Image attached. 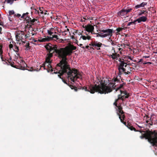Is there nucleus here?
Wrapping results in <instances>:
<instances>
[{
  "instance_id": "nucleus-1",
  "label": "nucleus",
  "mask_w": 157,
  "mask_h": 157,
  "mask_svg": "<svg viewBox=\"0 0 157 157\" xmlns=\"http://www.w3.org/2000/svg\"><path fill=\"white\" fill-rule=\"evenodd\" d=\"M56 53L59 59H62L56 67V70H59V73L61 75L67 74L68 79H70L71 81L73 82L77 79H80L81 75L78 72L77 70L75 68L71 69L67 61V56L70 55L66 47L59 48L56 50Z\"/></svg>"
},
{
  "instance_id": "nucleus-2",
  "label": "nucleus",
  "mask_w": 157,
  "mask_h": 157,
  "mask_svg": "<svg viewBox=\"0 0 157 157\" xmlns=\"http://www.w3.org/2000/svg\"><path fill=\"white\" fill-rule=\"evenodd\" d=\"M116 82L121 83L120 79H118L117 77L113 78L111 82H110V81L107 78H103L100 82V84L97 85L95 84L94 85H91L86 86H84L82 89L89 92L91 94L98 92L101 94H106L112 92L113 90H115V92L120 90L125 84V83L123 82V84H120L119 86L116 87L118 84L116 85Z\"/></svg>"
},
{
  "instance_id": "nucleus-3",
  "label": "nucleus",
  "mask_w": 157,
  "mask_h": 157,
  "mask_svg": "<svg viewBox=\"0 0 157 157\" xmlns=\"http://www.w3.org/2000/svg\"><path fill=\"white\" fill-rule=\"evenodd\" d=\"M127 127L132 131L140 132L142 133L141 135L140 136L141 139L145 138L146 139H147L148 141L152 144L153 146H157V130L151 131L148 130L143 131L137 130L135 128L129 124H127Z\"/></svg>"
},
{
  "instance_id": "nucleus-4",
  "label": "nucleus",
  "mask_w": 157,
  "mask_h": 157,
  "mask_svg": "<svg viewBox=\"0 0 157 157\" xmlns=\"http://www.w3.org/2000/svg\"><path fill=\"white\" fill-rule=\"evenodd\" d=\"M54 51L52 52H49V53L47 54V56L46 58L45 61L44 63H43L42 65H40L39 68L36 69V70L39 71L42 67H43L44 70H46L47 71L49 72L50 71L52 72L53 71V68L51 65L52 62V61L50 60V58L53 56V54Z\"/></svg>"
},
{
  "instance_id": "nucleus-5",
  "label": "nucleus",
  "mask_w": 157,
  "mask_h": 157,
  "mask_svg": "<svg viewBox=\"0 0 157 157\" xmlns=\"http://www.w3.org/2000/svg\"><path fill=\"white\" fill-rule=\"evenodd\" d=\"M83 27L84 28H85V30L88 32V33H85L86 36L82 35V34L81 36L80 37V38L79 39L80 40L81 38L83 40H90L91 39V37L88 35V34H89L90 32L92 31H94V28L93 26L88 24L87 25H85V26H83Z\"/></svg>"
},
{
  "instance_id": "nucleus-6",
  "label": "nucleus",
  "mask_w": 157,
  "mask_h": 157,
  "mask_svg": "<svg viewBox=\"0 0 157 157\" xmlns=\"http://www.w3.org/2000/svg\"><path fill=\"white\" fill-rule=\"evenodd\" d=\"M20 63H21V64H19V65L17 66L18 67L17 68L22 70L26 69L29 71H35V69L33 67H29L27 66V64L24 61L21 60V62Z\"/></svg>"
},
{
  "instance_id": "nucleus-7",
  "label": "nucleus",
  "mask_w": 157,
  "mask_h": 157,
  "mask_svg": "<svg viewBox=\"0 0 157 157\" xmlns=\"http://www.w3.org/2000/svg\"><path fill=\"white\" fill-rule=\"evenodd\" d=\"M99 31L101 32H103L105 34H103L104 37L109 36L110 37L113 35V29H108L105 30H99Z\"/></svg>"
},
{
  "instance_id": "nucleus-8",
  "label": "nucleus",
  "mask_w": 157,
  "mask_h": 157,
  "mask_svg": "<svg viewBox=\"0 0 157 157\" xmlns=\"http://www.w3.org/2000/svg\"><path fill=\"white\" fill-rule=\"evenodd\" d=\"M111 51L112 54L108 55L111 58L113 59H118V58L120 56V55L115 52V48L114 47H112Z\"/></svg>"
},
{
  "instance_id": "nucleus-9",
  "label": "nucleus",
  "mask_w": 157,
  "mask_h": 157,
  "mask_svg": "<svg viewBox=\"0 0 157 157\" xmlns=\"http://www.w3.org/2000/svg\"><path fill=\"white\" fill-rule=\"evenodd\" d=\"M69 55H71L72 51L77 49V47L73 45L70 44L69 46H66Z\"/></svg>"
},
{
  "instance_id": "nucleus-10",
  "label": "nucleus",
  "mask_w": 157,
  "mask_h": 157,
  "mask_svg": "<svg viewBox=\"0 0 157 157\" xmlns=\"http://www.w3.org/2000/svg\"><path fill=\"white\" fill-rule=\"evenodd\" d=\"M102 45V44L101 43L98 41H91L89 44V46H92L93 48H94V47H101Z\"/></svg>"
},
{
  "instance_id": "nucleus-11",
  "label": "nucleus",
  "mask_w": 157,
  "mask_h": 157,
  "mask_svg": "<svg viewBox=\"0 0 157 157\" xmlns=\"http://www.w3.org/2000/svg\"><path fill=\"white\" fill-rule=\"evenodd\" d=\"M25 35L24 33L21 31L20 33L17 34L16 36V38L18 39L19 41H22V40L23 39V36Z\"/></svg>"
},
{
  "instance_id": "nucleus-12",
  "label": "nucleus",
  "mask_w": 157,
  "mask_h": 157,
  "mask_svg": "<svg viewBox=\"0 0 157 157\" xmlns=\"http://www.w3.org/2000/svg\"><path fill=\"white\" fill-rule=\"evenodd\" d=\"M126 14L125 10L122 9L117 13V16L122 17L125 16Z\"/></svg>"
},
{
  "instance_id": "nucleus-13",
  "label": "nucleus",
  "mask_w": 157,
  "mask_h": 157,
  "mask_svg": "<svg viewBox=\"0 0 157 157\" xmlns=\"http://www.w3.org/2000/svg\"><path fill=\"white\" fill-rule=\"evenodd\" d=\"M57 46L56 45H53L52 46L50 47V48L49 49H47L49 52H52L54 51V52H55L56 53V50H57Z\"/></svg>"
},
{
  "instance_id": "nucleus-14",
  "label": "nucleus",
  "mask_w": 157,
  "mask_h": 157,
  "mask_svg": "<svg viewBox=\"0 0 157 157\" xmlns=\"http://www.w3.org/2000/svg\"><path fill=\"white\" fill-rule=\"evenodd\" d=\"M118 115L119 116V118L120 119L121 122L123 123L124 125L127 126L126 123L124 121L125 118V116L124 115H123L122 116H121L119 113H118Z\"/></svg>"
},
{
  "instance_id": "nucleus-15",
  "label": "nucleus",
  "mask_w": 157,
  "mask_h": 157,
  "mask_svg": "<svg viewBox=\"0 0 157 157\" xmlns=\"http://www.w3.org/2000/svg\"><path fill=\"white\" fill-rule=\"evenodd\" d=\"M117 107L118 108V110L119 112L118 113H119L121 116H122L123 115H124L125 113L122 110L123 108L121 106V105L120 104V105H118Z\"/></svg>"
},
{
  "instance_id": "nucleus-16",
  "label": "nucleus",
  "mask_w": 157,
  "mask_h": 157,
  "mask_svg": "<svg viewBox=\"0 0 157 157\" xmlns=\"http://www.w3.org/2000/svg\"><path fill=\"white\" fill-rule=\"evenodd\" d=\"M137 20L138 23H140L141 22H145L147 20V18L146 16H142L137 18Z\"/></svg>"
},
{
  "instance_id": "nucleus-17",
  "label": "nucleus",
  "mask_w": 157,
  "mask_h": 157,
  "mask_svg": "<svg viewBox=\"0 0 157 157\" xmlns=\"http://www.w3.org/2000/svg\"><path fill=\"white\" fill-rule=\"evenodd\" d=\"M147 2H143L141 3L140 4H138L136 5L135 6L134 8L135 9H137L140 7H144V6L147 5Z\"/></svg>"
},
{
  "instance_id": "nucleus-18",
  "label": "nucleus",
  "mask_w": 157,
  "mask_h": 157,
  "mask_svg": "<svg viewBox=\"0 0 157 157\" xmlns=\"http://www.w3.org/2000/svg\"><path fill=\"white\" fill-rule=\"evenodd\" d=\"M118 69L119 71L118 75L120 77L121 75L123 74V72L126 71V69L124 68V67H121V68H118Z\"/></svg>"
},
{
  "instance_id": "nucleus-19",
  "label": "nucleus",
  "mask_w": 157,
  "mask_h": 157,
  "mask_svg": "<svg viewBox=\"0 0 157 157\" xmlns=\"http://www.w3.org/2000/svg\"><path fill=\"white\" fill-rule=\"evenodd\" d=\"M4 60H5V61H4V62H5V63L7 64L8 65H10L12 67H16V66L14 65V62H11L10 61L8 60H7L6 59H4Z\"/></svg>"
},
{
  "instance_id": "nucleus-20",
  "label": "nucleus",
  "mask_w": 157,
  "mask_h": 157,
  "mask_svg": "<svg viewBox=\"0 0 157 157\" xmlns=\"http://www.w3.org/2000/svg\"><path fill=\"white\" fill-rule=\"evenodd\" d=\"M57 70V71H58V72H57V71L56 72H54V73H55V74H56L57 73H59V74H60L59 75H58V76L59 78H60L62 79V81L63 82L67 84V82H66V81L64 80V79L63 78H62L61 77V76H62L63 75V74L62 75H61V74L59 73V70Z\"/></svg>"
},
{
  "instance_id": "nucleus-21",
  "label": "nucleus",
  "mask_w": 157,
  "mask_h": 157,
  "mask_svg": "<svg viewBox=\"0 0 157 157\" xmlns=\"http://www.w3.org/2000/svg\"><path fill=\"white\" fill-rule=\"evenodd\" d=\"M3 53V51L2 50V46L0 45V56H1V58L2 61H5L4 60V59L2 57V54Z\"/></svg>"
},
{
  "instance_id": "nucleus-22",
  "label": "nucleus",
  "mask_w": 157,
  "mask_h": 157,
  "mask_svg": "<svg viewBox=\"0 0 157 157\" xmlns=\"http://www.w3.org/2000/svg\"><path fill=\"white\" fill-rule=\"evenodd\" d=\"M119 61L120 62V63L118 68H121H121L123 67L125 63L124 61H121V59L119 60Z\"/></svg>"
},
{
  "instance_id": "nucleus-23",
  "label": "nucleus",
  "mask_w": 157,
  "mask_h": 157,
  "mask_svg": "<svg viewBox=\"0 0 157 157\" xmlns=\"http://www.w3.org/2000/svg\"><path fill=\"white\" fill-rule=\"evenodd\" d=\"M129 22L127 26H128L129 27H130L131 28H129L133 30L136 29V25H133L132 24H129Z\"/></svg>"
},
{
  "instance_id": "nucleus-24",
  "label": "nucleus",
  "mask_w": 157,
  "mask_h": 157,
  "mask_svg": "<svg viewBox=\"0 0 157 157\" xmlns=\"http://www.w3.org/2000/svg\"><path fill=\"white\" fill-rule=\"evenodd\" d=\"M148 13V12L146 10H142L141 11V12L139 13L138 14L139 16H141L143 14H146V15H147V14Z\"/></svg>"
},
{
  "instance_id": "nucleus-25",
  "label": "nucleus",
  "mask_w": 157,
  "mask_h": 157,
  "mask_svg": "<svg viewBox=\"0 0 157 157\" xmlns=\"http://www.w3.org/2000/svg\"><path fill=\"white\" fill-rule=\"evenodd\" d=\"M6 2L7 3L10 4V5L13 4L14 2V0H5V2Z\"/></svg>"
},
{
  "instance_id": "nucleus-26",
  "label": "nucleus",
  "mask_w": 157,
  "mask_h": 157,
  "mask_svg": "<svg viewBox=\"0 0 157 157\" xmlns=\"http://www.w3.org/2000/svg\"><path fill=\"white\" fill-rule=\"evenodd\" d=\"M29 14V13L28 12L26 13H24L22 15L21 17V18H25V17H28V14Z\"/></svg>"
},
{
  "instance_id": "nucleus-27",
  "label": "nucleus",
  "mask_w": 157,
  "mask_h": 157,
  "mask_svg": "<svg viewBox=\"0 0 157 157\" xmlns=\"http://www.w3.org/2000/svg\"><path fill=\"white\" fill-rule=\"evenodd\" d=\"M52 46V44L50 43H49L45 46V47L46 49H49V48H50V47Z\"/></svg>"
},
{
  "instance_id": "nucleus-28",
  "label": "nucleus",
  "mask_w": 157,
  "mask_h": 157,
  "mask_svg": "<svg viewBox=\"0 0 157 157\" xmlns=\"http://www.w3.org/2000/svg\"><path fill=\"white\" fill-rule=\"evenodd\" d=\"M39 41L41 42H45L46 41H49V40L47 38H43L41 40H39Z\"/></svg>"
},
{
  "instance_id": "nucleus-29",
  "label": "nucleus",
  "mask_w": 157,
  "mask_h": 157,
  "mask_svg": "<svg viewBox=\"0 0 157 157\" xmlns=\"http://www.w3.org/2000/svg\"><path fill=\"white\" fill-rule=\"evenodd\" d=\"M85 48H86L88 49V50L90 51L91 49L93 50H94L95 48H94L93 47H91L89 45H87L85 47Z\"/></svg>"
},
{
  "instance_id": "nucleus-30",
  "label": "nucleus",
  "mask_w": 157,
  "mask_h": 157,
  "mask_svg": "<svg viewBox=\"0 0 157 157\" xmlns=\"http://www.w3.org/2000/svg\"><path fill=\"white\" fill-rule=\"evenodd\" d=\"M25 46L26 48V49L27 50L30 49L31 48L30 46H29V42L26 43V44Z\"/></svg>"
},
{
  "instance_id": "nucleus-31",
  "label": "nucleus",
  "mask_w": 157,
  "mask_h": 157,
  "mask_svg": "<svg viewBox=\"0 0 157 157\" xmlns=\"http://www.w3.org/2000/svg\"><path fill=\"white\" fill-rule=\"evenodd\" d=\"M15 44L14 45V46L15 47V48L14 50L16 52V53H18V52L19 50L18 47L16 45L15 43Z\"/></svg>"
},
{
  "instance_id": "nucleus-32",
  "label": "nucleus",
  "mask_w": 157,
  "mask_h": 157,
  "mask_svg": "<svg viewBox=\"0 0 157 157\" xmlns=\"http://www.w3.org/2000/svg\"><path fill=\"white\" fill-rule=\"evenodd\" d=\"M137 20L138 19H137L136 20H134L133 21L129 22V24H132L133 25H135L136 24V22H137Z\"/></svg>"
},
{
  "instance_id": "nucleus-33",
  "label": "nucleus",
  "mask_w": 157,
  "mask_h": 157,
  "mask_svg": "<svg viewBox=\"0 0 157 157\" xmlns=\"http://www.w3.org/2000/svg\"><path fill=\"white\" fill-rule=\"evenodd\" d=\"M102 33H96V34L97 35L96 37H98L100 36L101 37H104L103 34H101Z\"/></svg>"
},
{
  "instance_id": "nucleus-34",
  "label": "nucleus",
  "mask_w": 157,
  "mask_h": 157,
  "mask_svg": "<svg viewBox=\"0 0 157 157\" xmlns=\"http://www.w3.org/2000/svg\"><path fill=\"white\" fill-rule=\"evenodd\" d=\"M25 20L27 21V23H29V22H31V21L32 20V19L31 18H30L29 17H28L27 18L26 17H25Z\"/></svg>"
},
{
  "instance_id": "nucleus-35",
  "label": "nucleus",
  "mask_w": 157,
  "mask_h": 157,
  "mask_svg": "<svg viewBox=\"0 0 157 157\" xmlns=\"http://www.w3.org/2000/svg\"><path fill=\"white\" fill-rule=\"evenodd\" d=\"M50 38L51 40H52L53 38H55L56 39V40H58L59 39L58 38V36L57 35H53L52 36V37H50Z\"/></svg>"
},
{
  "instance_id": "nucleus-36",
  "label": "nucleus",
  "mask_w": 157,
  "mask_h": 157,
  "mask_svg": "<svg viewBox=\"0 0 157 157\" xmlns=\"http://www.w3.org/2000/svg\"><path fill=\"white\" fill-rule=\"evenodd\" d=\"M128 65H131L132 66L136 68L137 67V66L136 65V64L133 63H128Z\"/></svg>"
},
{
  "instance_id": "nucleus-37",
  "label": "nucleus",
  "mask_w": 157,
  "mask_h": 157,
  "mask_svg": "<svg viewBox=\"0 0 157 157\" xmlns=\"http://www.w3.org/2000/svg\"><path fill=\"white\" fill-rule=\"evenodd\" d=\"M120 91L121 92V95H122L123 94L125 95H126L127 94H128V93L126 91H122L121 90H120Z\"/></svg>"
},
{
  "instance_id": "nucleus-38",
  "label": "nucleus",
  "mask_w": 157,
  "mask_h": 157,
  "mask_svg": "<svg viewBox=\"0 0 157 157\" xmlns=\"http://www.w3.org/2000/svg\"><path fill=\"white\" fill-rule=\"evenodd\" d=\"M70 87L71 89H74L75 91H77L78 90V88L76 86H71Z\"/></svg>"
},
{
  "instance_id": "nucleus-39",
  "label": "nucleus",
  "mask_w": 157,
  "mask_h": 157,
  "mask_svg": "<svg viewBox=\"0 0 157 157\" xmlns=\"http://www.w3.org/2000/svg\"><path fill=\"white\" fill-rule=\"evenodd\" d=\"M116 30L117 31V33H119V32L122 31V28H118L116 29Z\"/></svg>"
},
{
  "instance_id": "nucleus-40",
  "label": "nucleus",
  "mask_w": 157,
  "mask_h": 157,
  "mask_svg": "<svg viewBox=\"0 0 157 157\" xmlns=\"http://www.w3.org/2000/svg\"><path fill=\"white\" fill-rule=\"evenodd\" d=\"M118 100H122V101H124V99H123V97H121V94H119L118 95Z\"/></svg>"
},
{
  "instance_id": "nucleus-41",
  "label": "nucleus",
  "mask_w": 157,
  "mask_h": 157,
  "mask_svg": "<svg viewBox=\"0 0 157 157\" xmlns=\"http://www.w3.org/2000/svg\"><path fill=\"white\" fill-rule=\"evenodd\" d=\"M132 10V9L130 8H128V9H126V10H125V11L126 14H127L128 13L131 11Z\"/></svg>"
},
{
  "instance_id": "nucleus-42",
  "label": "nucleus",
  "mask_w": 157,
  "mask_h": 157,
  "mask_svg": "<svg viewBox=\"0 0 157 157\" xmlns=\"http://www.w3.org/2000/svg\"><path fill=\"white\" fill-rule=\"evenodd\" d=\"M124 24L122 25V27H123V28H122V30L123 29L125 30V29H129V28H131L130 27H128V26H126V27H124Z\"/></svg>"
},
{
  "instance_id": "nucleus-43",
  "label": "nucleus",
  "mask_w": 157,
  "mask_h": 157,
  "mask_svg": "<svg viewBox=\"0 0 157 157\" xmlns=\"http://www.w3.org/2000/svg\"><path fill=\"white\" fill-rule=\"evenodd\" d=\"M111 44L113 46L116 45L117 44V42L111 40Z\"/></svg>"
},
{
  "instance_id": "nucleus-44",
  "label": "nucleus",
  "mask_w": 157,
  "mask_h": 157,
  "mask_svg": "<svg viewBox=\"0 0 157 157\" xmlns=\"http://www.w3.org/2000/svg\"><path fill=\"white\" fill-rule=\"evenodd\" d=\"M9 13L10 15H11L14 14V12L13 10H10Z\"/></svg>"
},
{
  "instance_id": "nucleus-45",
  "label": "nucleus",
  "mask_w": 157,
  "mask_h": 157,
  "mask_svg": "<svg viewBox=\"0 0 157 157\" xmlns=\"http://www.w3.org/2000/svg\"><path fill=\"white\" fill-rule=\"evenodd\" d=\"M44 9V7H42L41 8L39 7V10L40 11V13L41 14H43L44 12L43 11V10Z\"/></svg>"
},
{
  "instance_id": "nucleus-46",
  "label": "nucleus",
  "mask_w": 157,
  "mask_h": 157,
  "mask_svg": "<svg viewBox=\"0 0 157 157\" xmlns=\"http://www.w3.org/2000/svg\"><path fill=\"white\" fill-rule=\"evenodd\" d=\"M17 56L15 55V56L14 59V60L15 61L18 58V57L19 56V55L18 53H16Z\"/></svg>"
},
{
  "instance_id": "nucleus-47",
  "label": "nucleus",
  "mask_w": 157,
  "mask_h": 157,
  "mask_svg": "<svg viewBox=\"0 0 157 157\" xmlns=\"http://www.w3.org/2000/svg\"><path fill=\"white\" fill-rule=\"evenodd\" d=\"M14 17H18L19 18V17H21V15L20 14L18 13L17 15H16V14L14 15Z\"/></svg>"
},
{
  "instance_id": "nucleus-48",
  "label": "nucleus",
  "mask_w": 157,
  "mask_h": 157,
  "mask_svg": "<svg viewBox=\"0 0 157 157\" xmlns=\"http://www.w3.org/2000/svg\"><path fill=\"white\" fill-rule=\"evenodd\" d=\"M149 122V121L148 120L146 121V123H147L149 125H151L153 124V122L152 121H151L150 123H148V122Z\"/></svg>"
},
{
  "instance_id": "nucleus-49",
  "label": "nucleus",
  "mask_w": 157,
  "mask_h": 157,
  "mask_svg": "<svg viewBox=\"0 0 157 157\" xmlns=\"http://www.w3.org/2000/svg\"><path fill=\"white\" fill-rule=\"evenodd\" d=\"M48 34L50 35H52V34L53 33L51 31V30H48Z\"/></svg>"
},
{
  "instance_id": "nucleus-50",
  "label": "nucleus",
  "mask_w": 157,
  "mask_h": 157,
  "mask_svg": "<svg viewBox=\"0 0 157 157\" xmlns=\"http://www.w3.org/2000/svg\"><path fill=\"white\" fill-rule=\"evenodd\" d=\"M36 20L34 18L33 19H32V20H31L30 23L31 24H33V23H34V22H35V21Z\"/></svg>"
},
{
  "instance_id": "nucleus-51",
  "label": "nucleus",
  "mask_w": 157,
  "mask_h": 157,
  "mask_svg": "<svg viewBox=\"0 0 157 157\" xmlns=\"http://www.w3.org/2000/svg\"><path fill=\"white\" fill-rule=\"evenodd\" d=\"M152 63L151 62H147L144 63H143V64L144 65H145L146 64H151Z\"/></svg>"
},
{
  "instance_id": "nucleus-52",
  "label": "nucleus",
  "mask_w": 157,
  "mask_h": 157,
  "mask_svg": "<svg viewBox=\"0 0 157 157\" xmlns=\"http://www.w3.org/2000/svg\"><path fill=\"white\" fill-rule=\"evenodd\" d=\"M9 48L10 49H11L13 47V45L12 44H11V43L10 42V44L9 45Z\"/></svg>"
},
{
  "instance_id": "nucleus-53",
  "label": "nucleus",
  "mask_w": 157,
  "mask_h": 157,
  "mask_svg": "<svg viewBox=\"0 0 157 157\" xmlns=\"http://www.w3.org/2000/svg\"><path fill=\"white\" fill-rule=\"evenodd\" d=\"M79 46H80L83 49H85V48L84 46H83L82 44H80L79 45H78Z\"/></svg>"
},
{
  "instance_id": "nucleus-54",
  "label": "nucleus",
  "mask_w": 157,
  "mask_h": 157,
  "mask_svg": "<svg viewBox=\"0 0 157 157\" xmlns=\"http://www.w3.org/2000/svg\"><path fill=\"white\" fill-rule=\"evenodd\" d=\"M69 30L68 29H67L66 30H65L64 32H63V33H65V32H69L70 33V32H69Z\"/></svg>"
},
{
  "instance_id": "nucleus-55",
  "label": "nucleus",
  "mask_w": 157,
  "mask_h": 157,
  "mask_svg": "<svg viewBox=\"0 0 157 157\" xmlns=\"http://www.w3.org/2000/svg\"><path fill=\"white\" fill-rule=\"evenodd\" d=\"M125 95V96L124 97V98H128L129 97V96L128 93V94H127L126 95Z\"/></svg>"
},
{
  "instance_id": "nucleus-56",
  "label": "nucleus",
  "mask_w": 157,
  "mask_h": 157,
  "mask_svg": "<svg viewBox=\"0 0 157 157\" xmlns=\"http://www.w3.org/2000/svg\"><path fill=\"white\" fill-rule=\"evenodd\" d=\"M94 48L95 49H96L97 50H100V47H94Z\"/></svg>"
},
{
  "instance_id": "nucleus-57",
  "label": "nucleus",
  "mask_w": 157,
  "mask_h": 157,
  "mask_svg": "<svg viewBox=\"0 0 157 157\" xmlns=\"http://www.w3.org/2000/svg\"><path fill=\"white\" fill-rule=\"evenodd\" d=\"M0 25H1V26H3L4 25V24H3V22L2 21H1L0 20Z\"/></svg>"
},
{
  "instance_id": "nucleus-58",
  "label": "nucleus",
  "mask_w": 157,
  "mask_h": 157,
  "mask_svg": "<svg viewBox=\"0 0 157 157\" xmlns=\"http://www.w3.org/2000/svg\"><path fill=\"white\" fill-rule=\"evenodd\" d=\"M133 56H132V57H131V56H128V59H129L132 60H132V58H133Z\"/></svg>"
},
{
  "instance_id": "nucleus-59",
  "label": "nucleus",
  "mask_w": 157,
  "mask_h": 157,
  "mask_svg": "<svg viewBox=\"0 0 157 157\" xmlns=\"http://www.w3.org/2000/svg\"><path fill=\"white\" fill-rule=\"evenodd\" d=\"M143 60V59H140L139 61L137 62V63H139L140 62H142Z\"/></svg>"
},
{
  "instance_id": "nucleus-60",
  "label": "nucleus",
  "mask_w": 157,
  "mask_h": 157,
  "mask_svg": "<svg viewBox=\"0 0 157 157\" xmlns=\"http://www.w3.org/2000/svg\"><path fill=\"white\" fill-rule=\"evenodd\" d=\"M113 105H115L117 107V106H118V105H117V102H115L114 103Z\"/></svg>"
},
{
  "instance_id": "nucleus-61",
  "label": "nucleus",
  "mask_w": 157,
  "mask_h": 157,
  "mask_svg": "<svg viewBox=\"0 0 157 157\" xmlns=\"http://www.w3.org/2000/svg\"><path fill=\"white\" fill-rule=\"evenodd\" d=\"M62 41H63V39H59L58 40L59 42H62Z\"/></svg>"
},
{
  "instance_id": "nucleus-62",
  "label": "nucleus",
  "mask_w": 157,
  "mask_h": 157,
  "mask_svg": "<svg viewBox=\"0 0 157 157\" xmlns=\"http://www.w3.org/2000/svg\"><path fill=\"white\" fill-rule=\"evenodd\" d=\"M149 56H144L143 57L145 58H149Z\"/></svg>"
},
{
  "instance_id": "nucleus-63",
  "label": "nucleus",
  "mask_w": 157,
  "mask_h": 157,
  "mask_svg": "<svg viewBox=\"0 0 157 157\" xmlns=\"http://www.w3.org/2000/svg\"><path fill=\"white\" fill-rule=\"evenodd\" d=\"M71 38L72 39H75V38L74 36H71Z\"/></svg>"
},
{
  "instance_id": "nucleus-64",
  "label": "nucleus",
  "mask_w": 157,
  "mask_h": 157,
  "mask_svg": "<svg viewBox=\"0 0 157 157\" xmlns=\"http://www.w3.org/2000/svg\"><path fill=\"white\" fill-rule=\"evenodd\" d=\"M25 38L26 39V38H27L29 37V36L28 35H25Z\"/></svg>"
}]
</instances>
